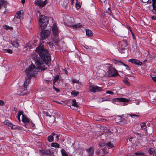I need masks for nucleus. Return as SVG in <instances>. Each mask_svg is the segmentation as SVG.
I'll return each instance as SVG.
<instances>
[{
    "mask_svg": "<svg viewBox=\"0 0 156 156\" xmlns=\"http://www.w3.org/2000/svg\"><path fill=\"white\" fill-rule=\"evenodd\" d=\"M152 79L154 81L156 82V77H152Z\"/></svg>",
    "mask_w": 156,
    "mask_h": 156,
    "instance_id": "obj_51",
    "label": "nucleus"
},
{
    "mask_svg": "<svg viewBox=\"0 0 156 156\" xmlns=\"http://www.w3.org/2000/svg\"><path fill=\"white\" fill-rule=\"evenodd\" d=\"M52 29L54 37V38H53V41L55 42V44L56 45H58V42H59L60 40L59 38L58 37V29L55 24H54L53 25Z\"/></svg>",
    "mask_w": 156,
    "mask_h": 156,
    "instance_id": "obj_5",
    "label": "nucleus"
},
{
    "mask_svg": "<svg viewBox=\"0 0 156 156\" xmlns=\"http://www.w3.org/2000/svg\"><path fill=\"white\" fill-rule=\"evenodd\" d=\"M140 126L141 128L144 130L145 131H147L146 129V124L144 122H143L140 123Z\"/></svg>",
    "mask_w": 156,
    "mask_h": 156,
    "instance_id": "obj_20",
    "label": "nucleus"
},
{
    "mask_svg": "<svg viewBox=\"0 0 156 156\" xmlns=\"http://www.w3.org/2000/svg\"><path fill=\"white\" fill-rule=\"evenodd\" d=\"M3 52L4 53H8L10 54H11L12 53V50L9 49H3Z\"/></svg>",
    "mask_w": 156,
    "mask_h": 156,
    "instance_id": "obj_27",
    "label": "nucleus"
},
{
    "mask_svg": "<svg viewBox=\"0 0 156 156\" xmlns=\"http://www.w3.org/2000/svg\"><path fill=\"white\" fill-rule=\"evenodd\" d=\"M74 1V0H71V4L72 5L73 4Z\"/></svg>",
    "mask_w": 156,
    "mask_h": 156,
    "instance_id": "obj_59",
    "label": "nucleus"
},
{
    "mask_svg": "<svg viewBox=\"0 0 156 156\" xmlns=\"http://www.w3.org/2000/svg\"><path fill=\"white\" fill-rule=\"evenodd\" d=\"M71 94L72 95H73L74 96H77L79 94V92L77 91H73L71 93Z\"/></svg>",
    "mask_w": 156,
    "mask_h": 156,
    "instance_id": "obj_31",
    "label": "nucleus"
},
{
    "mask_svg": "<svg viewBox=\"0 0 156 156\" xmlns=\"http://www.w3.org/2000/svg\"><path fill=\"white\" fill-rule=\"evenodd\" d=\"M4 28L6 30H11L12 29V27H9L6 25H5L4 27Z\"/></svg>",
    "mask_w": 156,
    "mask_h": 156,
    "instance_id": "obj_36",
    "label": "nucleus"
},
{
    "mask_svg": "<svg viewBox=\"0 0 156 156\" xmlns=\"http://www.w3.org/2000/svg\"><path fill=\"white\" fill-rule=\"evenodd\" d=\"M119 49H125L127 45V41L126 40H123L119 43Z\"/></svg>",
    "mask_w": 156,
    "mask_h": 156,
    "instance_id": "obj_11",
    "label": "nucleus"
},
{
    "mask_svg": "<svg viewBox=\"0 0 156 156\" xmlns=\"http://www.w3.org/2000/svg\"><path fill=\"white\" fill-rule=\"evenodd\" d=\"M107 12L109 15L110 16L112 15V12L109 8H108L107 10Z\"/></svg>",
    "mask_w": 156,
    "mask_h": 156,
    "instance_id": "obj_42",
    "label": "nucleus"
},
{
    "mask_svg": "<svg viewBox=\"0 0 156 156\" xmlns=\"http://www.w3.org/2000/svg\"><path fill=\"white\" fill-rule=\"evenodd\" d=\"M108 73L109 76L111 77L116 76L119 74L116 69L112 67L109 68Z\"/></svg>",
    "mask_w": 156,
    "mask_h": 156,
    "instance_id": "obj_7",
    "label": "nucleus"
},
{
    "mask_svg": "<svg viewBox=\"0 0 156 156\" xmlns=\"http://www.w3.org/2000/svg\"><path fill=\"white\" fill-rule=\"evenodd\" d=\"M121 53H125V49H119Z\"/></svg>",
    "mask_w": 156,
    "mask_h": 156,
    "instance_id": "obj_49",
    "label": "nucleus"
},
{
    "mask_svg": "<svg viewBox=\"0 0 156 156\" xmlns=\"http://www.w3.org/2000/svg\"><path fill=\"white\" fill-rule=\"evenodd\" d=\"M86 35L89 37H91L93 35L92 32L90 30H86Z\"/></svg>",
    "mask_w": 156,
    "mask_h": 156,
    "instance_id": "obj_22",
    "label": "nucleus"
},
{
    "mask_svg": "<svg viewBox=\"0 0 156 156\" xmlns=\"http://www.w3.org/2000/svg\"><path fill=\"white\" fill-rule=\"evenodd\" d=\"M49 46L51 48L53 46L52 44L51 43H49Z\"/></svg>",
    "mask_w": 156,
    "mask_h": 156,
    "instance_id": "obj_56",
    "label": "nucleus"
},
{
    "mask_svg": "<svg viewBox=\"0 0 156 156\" xmlns=\"http://www.w3.org/2000/svg\"><path fill=\"white\" fill-rule=\"evenodd\" d=\"M135 154L138 156H145L144 153L140 152L136 153H135Z\"/></svg>",
    "mask_w": 156,
    "mask_h": 156,
    "instance_id": "obj_33",
    "label": "nucleus"
},
{
    "mask_svg": "<svg viewBox=\"0 0 156 156\" xmlns=\"http://www.w3.org/2000/svg\"><path fill=\"white\" fill-rule=\"evenodd\" d=\"M129 115L131 117H139L140 116L139 115H135V114H128L127 115V116Z\"/></svg>",
    "mask_w": 156,
    "mask_h": 156,
    "instance_id": "obj_34",
    "label": "nucleus"
},
{
    "mask_svg": "<svg viewBox=\"0 0 156 156\" xmlns=\"http://www.w3.org/2000/svg\"><path fill=\"white\" fill-rule=\"evenodd\" d=\"M106 101H107V99H106L105 98H102L100 99L98 101V102H101Z\"/></svg>",
    "mask_w": 156,
    "mask_h": 156,
    "instance_id": "obj_39",
    "label": "nucleus"
},
{
    "mask_svg": "<svg viewBox=\"0 0 156 156\" xmlns=\"http://www.w3.org/2000/svg\"><path fill=\"white\" fill-rule=\"evenodd\" d=\"M144 3H146L148 2V0H141Z\"/></svg>",
    "mask_w": 156,
    "mask_h": 156,
    "instance_id": "obj_54",
    "label": "nucleus"
},
{
    "mask_svg": "<svg viewBox=\"0 0 156 156\" xmlns=\"http://www.w3.org/2000/svg\"><path fill=\"white\" fill-rule=\"evenodd\" d=\"M21 2L23 4H24L25 3V0H21Z\"/></svg>",
    "mask_w": 156,
    "mask_h": 156,
    "instance_id": "obj_60",
    "label": "nucleus"
},
{
    "mask_svg": "<svg viewBox=\"0 0 156 156\" xmlns=\"http://www.w3.org/2000/svg\"><path fill=\"white\" fill-rule=\"evenodd\" d=\"M54 137L52 135H50L48 137V141L49 142H51L53 141Z\"/></svg>",
    "mask_w": 156,
    "mask_h": 156,
    "instance_id": "obj_29",
    "label": "nucleus"
},
{
    "mask_svg": "<svg viewBox=\"0 0 156 156\" xmlns=\"http://www.w3.org/2000/svg\"><path fill=\"white\" fill-rule=\"evenodd\" d=\"M50 31L45 30L41 31L40 33L41 38L40 39V45L36 48V51L39 54L41 61L47 63L48 66L51 64V59L50 54L47 50L44 49L42 43H44L43 40L46 39L50 35Z\"/></svg>",
    "mask_w": 156,
    "mask_h": 156,
    "instance_id": "obj_2",
    "label": "nucleus"
},
{
    "mask_svg": "<svg viewBox=\"0 0 156 156\" xmlns=\"http://www.w3.org/2000/svg\"><path fill=\"white\" fill-rule=\"evenodd\" d=\"M22 121L24 123L25 126L27 128H28L29 126L27 124L30 123V121L27 117L24 115H23L22 116Z\"/></svg>",
    "mask_w": 156,
    "mask_h": 156,
    "instance_id": "obj_12",
    "label": "nucleus"
},
{
    "mask_svg": "<svg viewBox=\"0 0 156 156\" xmlns=\"http://www.w3.org/2000/svg\"><path fill=\"white\" fill-rule=\"evenodd\" d=\"M106 145L110 148H112L114 147L113 145L111 142H109L106 143Z\"/></svg>",
    "mask_w": 156,
    "mask_h": 156,
    "instance_id": "obj_32",
    "label": "nucleus"
},
{
    "mask_svg": "<svg viewBox=\"0 0 156 156\" xmlns=\"http://www.w3.org/2000/svg\"><path fill=\"white\" fill-rule=\"evenodd\" d=\"M65 21V23H66L68 26L72 27L73 28L76 29L81 27L80 23H78L77 24H74V19L73 18L67 16L66 18Z\"/></svg>",
    "mask_w": 156,
    "mask_h": 156,
    "instance_id": "obj_4",
    "label": "nucleus"
},
{
    "mask_svg": "<svg viewBox=\"0 0 156 156\" xmlns=\"http://www.w3.org/2000/svg\"><path fill=\"white\" fill-rule=\"evenodd\" d=\"M23 115V112L22 111H18L17 118L19 120V122H20V116L21 115Z\"/></svg>",
    "mask_w": 156,
    "mask_h": 156,
    "instance_id": "obj_25",
    "label": "nucleus"
},
{
    "mask_svg": "<svg viewBox=\"0 0 156 156\" xmlns=\"http://www.w3.org/2000/svg\"><path fill=\"white\" fill-rule=\"evenodd\" d=\"M102 90L101 87L93 85L91 83H90L89 85V92L95 93Z\"/></svg>",
    "mask_w": 156,
    "mask_h": 156,
    "instance_id": "obj_6",
    "label": "nucleus"
},
{
    "mask_svg": "<svg viewBox=\"0 0 156 156\" xmlns=\"http://www.w3.org/2000/svg\"><path fill=\"white\" fill-rule=\"evenodd\" d=\"M46 115L47 116H49L50 117H51V115H50L49 113L48 112H46Z\"/></svg>",
    "mask_w": 156,
    "mask_h": 156,
    "instance_id": "obj_52",
    "label": "nucleus"
},
{
    "mask_svg": "<svg viewBox=\"0 0 156 156\" xmlns=\"http://www.w3.org/2000/svg\"><path fill=\"white\" fill-rule=\"evenodd\" d=\"M61 3L63 8L66 9L67 7L69 1L68 0H62Z\"/></svg>",
    "mask_w": 156,
    "mask_h": 156,
    "instance_id": "obj_15",
    "label": "nucleus"
},
{
    "mask_svg": "<svg viewBox=\"0 0 156 156\" xmlns=\"http://www.w3.org/2000/svg\"><path fill=\"white\" fill-rule=\"evenodd\" d=\"M77 6H78V9H79L80 7V5L78 4H76V8H77V9H78V7H77Z\"/></svg>",
    "mask_w": 156,
    "mask_h": 156,
    "instance_id": "obj_57",
    "label": "nucleus"
},
{
    "mask_svg": "<svg viewBox=\"0 0 156 156\" xmlns=\"http://www.w3.org/2000/svg\"><path fill=\"white\" fill-rule=\"evenodd\" d=\"M152 6L153 9L152 11L156 15V0H152Z\"/></svg>",
    "mask_w": 156,
    "mask_h": 156,
    "instance_id": "obj_17",
    "label": "nucleus"
},
{
    "mask_svg": "<svg viewBox=\"0 0 156 156\" xmlns=\"http://www.w3.org/2000/svg\"><path fill=\"white\" fill-rule=\"evenodd\" d=\"M6 5V2L3 1H0V9L4 7L5 8Z\"/></svg>",
    "mask_w": 156,
    "mask_h": 156,
    "instance_id": "obj_19",
    "label": "nucleus"
},
{
    "mask_svg": "<svg viewBox=\"0 0 156 156\" xmlns=\"http://www.w3.org/2000/svg\"><path fill=\"white\" fill-rule=\"evenodd\" d=\"M115 99L117 101L123 102L121 104V105L123 106L127 105V103L130 101V100L123 98H117Z\"/></svg>",
    "mask_w": 156,
    "mask_h": 156,
    "instance_id": "obj_8",
    "label": "nucleus"
},
{
    "mask_svg": "<svg viewBox=\"0 0 156 156\" xmlns=\"http://www.w3.org/2000/svg\"><path fill=\"white\" fill-rule=\"evenodd\" d=\"M59 78L58 76H56L55 77L53 80V83H55L57 81Z\"/></svg>",
    "mask_w": 156,
    "mask_h": 156,
    "instance_id": "obj_37",
    "label": "nucleus"
},
{
    "mask_svg": "<svg viewBox=\"0 0 156 156\" xmlns=\"http://www.w3.org/2000/svg\"><path fill=\"white\" fill-rule=\"evenodd\" d=\"M30 125H32V128L31 129H34L35 127V125L34 123H33L32 122H31V123H29Z\"/></svg>",
    "mask_w": 156,
    "mask_h": 156,
    "instance_id": "obj_47",
    "label": "nucleus"
},
{
    "mask_svg": "<svg viewBox=\"0 0 156 156\" xmlns=\"http://www.w3.org/2000/svg\"><path fill=\"white\" fill-rule=\"evenodd\" d=\"M102 150L103 151L104 153L105 154L107 152V151H105V148L102 149Z\"/></svg>",
    "mask_w": 156,
    "mask_h": 156,
    "instance_id": "obj_53",
    "label": "nucleus"
},
{
    "mask_svg": "<svg viewBox=\"0 0 156 156\" xmlns=\"http://www.w3.org/2000/svg\"><path fill=\"white\" fill-rule=\"evenodd\" d=\"M129 62L134 63L135 65H141L142 64V62L140 61L135 59H130L129 60Z\"/></svg>",
    "mask_w": 156,
    "mask_h": 156,
    "instance_id": "obj_13",
    "label": "nucleus"
},
{
    "mask_svg": "<svg viewBox=\"0 0 156 156\" xmlns=\"http://www.w3.org/2000/svg\"><path fill=\"white\" fill-rule=\"evenodd\" d=\"M17 129H22V127L20 126H17Z\"/></svg>",
    "mask_w": 156,
    "mask_h": 156,
    "instance_id": "obj_58",
    "label": "nucleus"
},
{
    "mask_svg": "<svg viewBox=\"0 0 156 156\" xmlns=\"http://www.w3.org/2000/svg\"><path fill=\"white\" fill-rule=\"evenodd\" d=\"M71 81L73 82V83H79V80H76L74 79H72V80Z\"/></svg>",
    "mask_w": 156,
    "mask_h": 156,
    "instance_id": "obj_38",
    "label": "nucleus"
},
{
    "mask_svg": "<svg viewBox=\"0 0 156 156\" xmlns=\"http://www.w3.org/2000/svg\"><path fill=\"white\" fill-rule=\"evenodd\" d=\"M90 156H92L94 153V150L93 147H90L89 149L87 150Z\"/></svg>",
    "mask_w": 156,
    "mask_h": 156,
    "instance_id": "obj_18",
    "label": "nucleus"
},
{
    "mask_svg": "<svg viewBox=\"0 0 156 156\" xmlns=\"http://www.w3.org/2000/svg\"><path fill=\"white\" fill-rule=\"evenodd\" d=\"M55 135L56 134L55 133H52L51 135H52V136H53L54 135Z\"/></svg>",
    "mask_w": 156,
    "mask_h": 156,
    "instance_id": "obj_61",
    "label": "nucleus"
},
{
    "mask_svg": "<svg viewBox=\"0 0 156 156\" xmlns=\"http://www.w3.org/2000/svg\"><path fill=\"white\" fill-rule=\"evenodd\" d=\"M132 36H133V39H135V36L133 35V34H132Z\"/></svg>",
    "mask_w": 156,
    "mask_h": 156,
    "instance_id": "obj_62",
    "label": "nucleus"
},
{
    "mask_svg": "<svg viewBox=\"0 0 156 156\" xmlns=\"http://www.w3.org/2000/svg\"><path fill=\"white\" fill-rule=\"evenodd\" d=\"M10 43L13 47L15 48H17L20 46L17 40H15V41H11L10 42Z\"/></svg>",
    "mask_w": 156,
    "mask_h": 156,
    "instance_id": "obj_16",
    "label": "nucleus"
},
{
    "mask_svg": "<svg viewBox=\"0 0 156 156\" xmlns=\"http://www.w3.org/2000/svg\"><path fill=\"white\" fill-rule=\"evenodd\" d=\"M105 146V144L102 142H100L99 144V146L101 147H104Z\"/></svg>",
    "mask_w": 156,
    "mask_h": 156,
    "instance_id": "obj_41",
    "label": "nucleus"
},
{
    "mask_svg": "<svg viewBox=\"0 0 156 156\" xmlns=\"http://www.w3.org/2000/svg\"><path fill=\"white\" fill-rule=\"evenodd\" d=\"M23 12L22 10H20L17 12L16 15V18L20 20L22 19L23 16Z\"/></svg>",
    "mask_w": 156,
    "mask_h": 156,
    "instance_id": "obj_14",
    "label": "nucleus"
},
{
    "mask_svg": "<svg viewBox=\"0 0 156 156\" xmlns=\"http://www.w3.org/2000/svg\"><path fill=\"white\" fill-rule=\"evenodd\" d=\"M85 48L89 51H91V49H94L93 47L91 46H90V47L87 46V47H86Z\"/></svg>",
    "mask_w": 156,
    "mask_h": 156,
    "instance_id": "obj_35",
    "label": "nucleus"
},
{
    "mask_svg": "<svg viewBox=\"0 0 156 156\" xmlns=\"http://www.w3.org/2000/svg\"><path fill=\"white\" fill-rule=\"evenodd\" d=\"M121 120L122 121H123L124 123L125 124H126V123H127V121H126V119L125 118H121Z\"/></svg>",
    "mask_w": 156,
    "mask_h": 156,
    "instance_id": "obj_43",
    "label": "nucleus"
},
{
    "mask_svg": "<svg viewBox=\"0 0 156 156\" xmlns=\"http://www.w3.org/2000/svg\"><path fill=\"white\" fill-rule=\"evenodd\" d=\"M4 124L8 126L9 127H10L12 125V123L8 120H6L4 121Z\"/></svg>",
    "mask_w": 156,
    "mask_h": 156,
    "instance_id": "obj_24",
    "label": "nucleus"
},
{
    "mask_svg": "<svg viewBox=\"0 0 156 156\" xmlns=\"http://www.w3.org/2000/svg\"><path fill=\"white\" fill-rule=\"evenodd\" d=\"M106 93L107 94H114V93L111 91H107L106 92Z\"/></svg>",
    "mask_w": 156,
    "mask_h": 156,
    "instance_id": "obj_45",
    "label": "nucleus"
},
{
    "mask_svg": "<svg viewBox=\"0 0 156 156\" xmlns=\"http://www.w3.org/2000/svg\"><path fill=\"white\" fill-rule=\"evenodd\" d=\"M155 150L154 148H150L149 149V152L150 154V155H151V154H152L154 153H155L154 152Z\"/></svg>",
    "mask_w": 156,
    "mask_h": 156,
    "instance_id": "obj_30",
    "label": "nucleus"
},
{
    "mask_svg": "<svg viewBox=\"0 0 156 156\" xmlns=\"http://www.w3.org/2000/svg\"><path fill=\"white\" fill-rule=\"evenodd\" d=\"M124 83L127 85H129V82L127 80H123Z\"/></svg>",
    "mask_w": 156,
    "mask_h": 156,
    "instance_id": "obj_44",
    "label": "nucleus"
},
{
    "mask_svg": "<svg viewBox=\"0 0 156 156\" xmlns=\"http://www.w3.org/2000/svg\"><path fill=\"white\" fill-rule=\"evenodd\" d=\"M151 18L153 20H155L156 19V17L155 16H152L151 17Z\"/></svg>",
    "mask_w": 156,
    "mask_h": 156,
    "instance_id": "obj_50",
    "label": "nucleus"
},
{
    "mask_svg": "<svg viewBox=\"0 0 156 156\" xmlns=\"http://www.w3.org/2000/svg\"><path fill=\"white\" fill-rule=\"evenodd\" d=\"M71 104L72 106L74 107H78V105L77 104L76 101L75 99H73L72 100Z\"/></svg>",
    "mask_w": 156,
    "mask_h": 156,
    "instance_id": "obj_26",
    "label": "nucleus"
},
{
    "mask_svg": "<svg viewBox=\"0 0 156 156\" xmlns=\"http://www.w3.org/2000/svg\"><path fill=\"white\" fill-rule=\"evenodd\" d=\"M58 137H59V136L58 135H57L56 136V138L58 140H59V139H58Z\"/></svg>",
    "mask_w": 156,
    "mask_h": 156,
    "instance_id": "obj_64",
    "label": "nucleus"
},
{
    "mask_svg": "<svg viewBox=\"0 0 156 156\" xmlns=\"http://www.w3.org/2000/svg\"><path fill=\"white\" fill-rule=\"evenodd\" d=\"M151 156H156V153L155 152L151 154Z\"/></svg>",
    "mask_w": 156,
    "mask_h": 156,
    "instance_id": "obj_55",
    "label": "nucleus"
},
{
    "mask_svg": "<svg viewBox=\"0 0 156 156\" xmlns=\"http://www.w3.org/2000/svg\"><path fill=\"white\" fill-rule=\"evenodd\" d=\"M62 155L63 156H68V154L64 149H62L61 151Z\"/></svg>",
    "mask_w": 156,
    "mask_h": 156,
    "instance_id": "obj_28",
    "label": "nucleus"
},
{
    "mask_svg": "<svg viewBox=\"0 0 156 156\" xmlns=\"http://www.w3.org/2000/svg\"><path fill=\"white\" fill-rule=\"evenodd\" d=\"M10 127L11 129H15L17 128V126L15 125H12V124L11 126Z\"/></svg>",
    "mask_w": 156,
    "mask_h": 156,
    "instance_id": "obj_40",
    "label": "nucleus"
},
{
    "mask_svg": "<svg viewBox=\"0 0 156 156\" xmlns=\"http://www.w3.org/2000/svg\"><path fill=\"white\" fill-rule=\"evenodd\" d=\"M112 61L115 64L119 65H123L126 67V69H129V66L125 64L121 61L118 60L116 59H113Z\"/></svg>",
    "mask_w": 156,
    "mask_h": 156,
    "instance_id": "obj_10",
    "label": "nucleus"
},
{
    "mask_svg": "<svg viewBox=\"0 0 156 156\" xmlns=\"http://www.w3.org/2000/svg\"><path fill=\"white\" fill-rule=\"evenodd\" d=\"M151 98L153 100H155L156 99V93L152 92L151 94H150Z\"/></svg>",
    "mask_w": 156,
    "mask_h": 156,
    "instance_id": "obj_21",
    "label": "nucleus"
},
{
    "mask_svg": "<svg viewBox=\"0 0 156 156\" xmlns=\"http://www.w3.org/2000/svg\"><path fill=\"white\" fill-rule=\"evenodd\" d=\"M48 21L47 18L44 15H39V25L42 30L45 28Z\"/></svg>",
    "mask_w": 156,
    "mask_h": 156,
    "instance_id": "obj_3",
    "label": "nucleus"
},
{
    "mask_svg": "<svg viewBox=\"0 0 156 156\" xmlns=\"http://www.w3.org/2000/svg\"><path fill=\"white\" fill-rule=\"evenodd\" d=\"M4 105V102L2 100H0V105Z\"/></svg>",
    "mask_w": 156,
    "mask_h": 156,
    "instance_id": "obj_48",
    "label": "nucleus"
},
{
    "mask_svg": "<svg viewBox=\"0 0 156 156\" xmlns=\"http://www.w3.org/2000/svg\"><path fill=\"white\" fill-rule=\"evenodd\" d=\"M54 89L58 93L59 91V90L58 89L56 88L54 86H53Z\"/></svg>",
    "mask_w": 156,
    "mask_h": 156,
    "instance_id": "obj_46",
    "label": "nucleus"
},
{
    "mask_svg": "<svg viewBox=\"0 0 156 156\" xmlns=\"http://www.w3.org/2000/svg\"><path fill=\"white\" fill-rule=\"evenodd\" d=\"M47 1L45 0L44 2H43L41 0H35V4L36 5L39 6V8H42L46 4Z\"/></svg>",
    "mask_w": 156,
    "mask_h": 156,
    "instance_id": "obj_9",
    "label": "nucleus"
},
{
    "mask_svg": "<svg viewBox=\"0 0 156 156\" xmlns=\"http://www.w3.org/2000/svg\"><path fill=\"white\" fill-rule=\"evenodd\" d=\"M45 62H46L45 61ZM36 67L34 65L31 64L29 67L27 68L25 70V73L27 77L25 78L24 84V90L27 88L30 82V79L31 76H34L37 73L40 71H41L47 69L45 66L48 65L47 63L42 61L40 59H37L35 62Z\"/></svg>",
    "mask_w": 156,
    "mask_h": 156,
    "instance_id": "obj_1",
    "label": "nucleus"
},
{
    "mask_svg": "<svg viewBox=\"0 0 156 156\" xmlns=\"http://www.w3.org/2000/svg\"><path fill=\"white\" fill-rule=\"evenodd\" d=\"M51 146L59 148L60 145L56 143H52L51 144Z\"/></svg>",
    "mask_w": 156,
    "mask_h": 156,
    "instance_id": "obj_23",
    "label": "nucleus"
},
{
    "mask_svg": "<svg viewBox=\"0 0 156 156\" xmlns=\"http://www.w3.org/2000/svg\"><path fill=\"white\" fill-rule=\"evenodd\" d=\"M101 2H105L106 0H100Z\"/></svg>",
    "mask_w": 156,
    "mask_h": 156,
    "instance_id": "obj_63",
    "label": "nucleus"
}]
</instances>
